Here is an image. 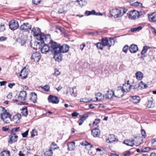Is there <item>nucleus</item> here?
<instances>
[{
    "label": "nucleus",
    "instance_id": "f257e3e1",
    "mask_svg": "<svg viewBox=\"0 0 156 156\" xmlns=\"http://www.w3.org/2000/svg\"><path fill=\"white\" fill-rule=\"evenodd\" d=\"M31 34L34 36H37V41L34 42V44H37L40 46V42L41 44L44 43V41L50 38L49 34L46 35L41 33L40 29L38 27H34L32 28L31 31Z\"/></svg>",
    "mask_w": 156,
    "mask_h": 156
},
{
    "label": "nucleus",
    "instance_id": "f03ea898",
    "mask_svg": "<svg viewBox=\"0 0 156 156\" xmlns=\"http://www.w3.org/2000/svg\"><path fill=\"white\" fill-rule=\"evenodd\" d=\"M127 11V9H112L110 11V14L112 16L117 18L122 16Z\"/></svg>",
    "mask_w": 156,
    "mask_h": 156
},
{
    "label": "nucleus",
    "instance_id": "7ed1b4c3",
    "mask_svg": "<svg viewBox=\"0 0 156 156\" xmlns=\"http://www.w3.org/2000/svg\"><path fill=\"white\" fill-rule=\"evenodd\" d=\"M116 42L115 39L112 38H110L109 40L106 37L102 38L101 39V42L104 46H108L109 47H110L111 46L113 45Z\"/></svg>",
    "mask_w": 156,
    "mask_h": 156
},
{
    "label": "nucleus",
    "instance_id": "20e7f679",
    "mask_svg": "<svg viewBox=\"0 0 156 156\" xmlns=\"http://www.w3.org/2000/svg\"><path fill=\"white\" fill-rule=\"evenodd\" d=\"M50 38L48 39L50 40ZM47 39L46 41H44V43L42 44H41V42H40V47H39V46L37 44H34V45H36L37 47H38L39 48H41V51L42 53L45 54L50 50V48L48 45L46 44H44L47 42Z\"/></svg>",
    "mask_w": 156,
    "mask_h": 156
},
{
    "label": "nucleus",
    "instance_id": "39448f33",
    "mask_svg": "<svg viewBox=\"0 0 156 156\" xmlns=\"http://www.w3.org/2000/svg\"><path fill=\"white\" fill-rule=\"evenodd\" d=\"M49 44L51 46L50 50L52 52H55L61 51L60 45L52 40H50Z\"/></svg>",
    "mask_w": 156,
    "mask_h": 156
},
{
    "label": "nucleus",
    "instance_id": "423d86ee",
    "mask_svg": "<svg viewBox=\"0 0 156 156\" xmlns=\"http://www.w3.org/2000/svg\"><path fill=\"white\" fill-rule=\"evenodd\" d=\"M0 111L1 112L0 114L1 119L4 121L5 122V119H11V115L4 108L2 107H0Z\"/></svg>",
    "mask_w": 156,
    "mask_h": 156
},
{
    "label": "nucleus",
    "instance_id": "0eeeda50",
    "mask_svg": "<svg viewBox=\"0 0 156 156\" xmlns=\"http://www.w3.org/2000/svg\"><path fill=\"white\" fill-rule=\"evenodd\" d=\"M135 141L136 140L134 139L125 140L123 143L126 145L131 147H133L134 145L136 146H138L141 143L140 142H135Z\"/></svg>",
    "mask_w": 156,
    "mask_h": 156
},
{
    "label": "nucleus",
    "instance_id": "6e6552de",
    "mask_svg": "<svg viewBox=\"0 0 156 156\" xmlns=\"http://www.w3.org/2000/svg\"><path fill=\"white\" fill-rule=\"evenodd\" d=\"M9 28L14 30L17 29L19 27V25L17 21L12 20L9 22Z\"/></svg>",
    "mask_w": 156,
    "mask_h": 156
},
{
    "label": "nucleus",
    "instance_id": "1a4fd4ad",
    "mask_svg": "<svg viewBox=\"0 0 156 156\" xmlns=\"http://www.w3.org/2000/svg\"><path fill=\"white\" fill-rule=\"evenodd\" d=\"M31 26L28 23H24L20 27V29L24 32H28L31 30Z\"/></svg>",
    "mask_w": 156,
    "mask_h": 156
},
{
    "label": "nucleus",
    "instance_id": "9d476101",
    "mask_svg": "<svg viewBox=\"0 0 156 156\" xmlns=\"http://www.w3.org/2000/svg\"><path fill=\"white\" fill-rule=\"evenodd\" d=\"M129 82V81L128 80L127 83H125L122 87H121V88L124 93L129 92L132 88H135L133 86L130 85Z\"/></svg>",
    "mask_w": 156,
    "mask_h": 156
},
{
    "label": "nucleus",
    "instance_id": "9b49d317",
    "mask_svg": "<svg viewBox=\"0 0 156 156\" xmlns=\"http://www.w3.org/2000/svg\"><path fill=\"white\" fill-rule=\"evenodd\" d=\"M128 14V17L129 19L134 20L138 18V11L133 10L129 12Z\"/></svg>",
    "mask_w": 156,
    "mask_h": 156
},
{
    "label": "nucleus",
    "instance_id": "f8f14e48",
    "mask_svg": "<svg viewBox=\"0 0 156 156\" xmlns=\"http://www.w3.org/2000/svg\"><path fill=\"white\" fill-rule=\"evenodd\" d=\"M115 97L120 98L122 97L124 93L121 88V87H118L117 90L115 92Z\"/></svg>",
    "mask_w": 156,
    "mask_h": 156
},
{
    "label": "nucleus",
    "instance_id": "ddd939ff",
    "mask_svg": "<svg viewBox=\"0 0 156 156\" xmlns=\"http://www.w3.org/2000/svg\"><path fill=\"white\" fill-rule=\"evenodd\" d=\"M48 100L49 102L53 104H58L59 102V100L57 97L51 95L48 97Z\"/></svg>",
    "mask_w": 156,
    "mask_h": 156
},
{
    "label": "nucleus",
    "instance_id": "4468645a",
    "mask_svg": "<svg viewBox=\"0 0 156 156\" xmlns=\"http://www.w3.org/2000/svg\"><path fill=\"white\" fill-rule=\"evenodd\" d=\"M41 58L40 53L38 52H36L32 55L31 59L33 60L34 61L37 62L39 61Z\"/></svg>",
    "mask_w": 156,
    "mask_h": 156
},
{
    "label": "nucleus",
    "instance_id": "2eb2a0df",
    "mask_svg": "<svg viewBox=\"0 0 156 156\" xmlns=\"http://www.w3.org/2000/svg\"><path fill=\"white\" fill-rule=\"evenodd\" d=\"M28 70L26 69V67H24L21 71L19 75L21 79L23 80L26 79L27 77Z\"/></svg>",
    "mask_w": 156,
    "mask_h": 156
},
{
    "label": "nucleus",
    "instance_id": "dca6fc26",
    "mask_svg": "<svg viewBox=\"0 0 156 156\" xmlns=\"http://www.w3.org/2000/svg\"><path fill=\"white\" fill-rule=\"evenodd\" d=\"M61 53V51L54 53V55L53 58L56 61L59 62L62 60V55Z\"/></svg>",
    "mask_w": 156,
    "mask_h": 156
},
{
    "label": "nucleus",
    "instance_id": "f3484780",
    "mask_svg": "<svg viewBox=\"0 0 156 156\" xmlns=\"http://www.w3.org/2000/svg\"><path fill=\"white\" fill-rule=\"evenodd\" d=\"M18 136L15 133H12L9 136L8 141L11 144L15 143L17 140Z\"/></svg>",
    "mask_w": 156,
    "mask_h": 156
},
{
    "label": "nucleus",
    "instance_id": "a211bd4d",
    "mask_svg": "<svg viewBox=\"0 0 156 156\" xmlns=\"http://www.w3.org/2000/svg\"><path fill=\"white\" fill-rule=\"evenodd\" d=\"M27 93L25 91H21L18 96V99L20 100L25 101L26 100Z\"/></svg>",
    "mask_w": 156,
    "mask_h": 156
},
{
    "label": "nucleus",
    "instance_id": "6ab92c4d",
    "mask_svg": "<svg viewBox=\"0 0 156 156\" xmlns=\"http://www.w3.org/2000/svg\"><path fill=\"white\" fill-rule=\"evenodd\" d=\"M117 141L118 139L115 137V135L113 134H110L108 138L106 140V142L108 143H111Z\"/></svg>",
    "mask_w": 156,
    "mask_h": 156
},
{
    "label": "nucleus",
    "instance_id": "aec40b11",
    "mask_svg": "<svg viewBox=\"0 0 156 156\" xmlns=\"http://www.w3.org/2000/svg\"><path fill=\"white\" fill-rule=\"evenodd\" d=\"M115 92L112 90H109L107 91V93L106 94L105 97L106 98L111 99L115 97Z\"/></svg>",
    "mask_w": 156,
    "mask_h": 156
},
{
    "label": "nucleus",
    "instance_id": "412c9836",
    "mask_svg": "<svg viewBox=\"0 0 156 156\" xmlns=\"http://www.w3.org/2000/svg\"><path fill=\"white\" fill-rule=\"evenodd\" d=\"M80 118L79 120V125H81L84 121L88 118V116L87 114L80 115Z\"/></svg>",
    "mask_w": 156,
    "mask_h": 156
},
{
    "label": "nucleus",
    "instance_id": "4be33fe9",
    "mask_svg": "<svg viewBox=\"0 0 156 156\" xmlns=\"http://www.w3.org/2000/svg\"><path fill=\"white\" fill-rule=\"evenodd\" d=\"M130 51L132 53L136 52L138 50V48L137 45L135 44L131 45L129 48Z\"/></svg>",
    "mask_w": 156,
    "mask_h": 156
},
{
    "label": "nucleus",
    "instance_id": "5701e85b",
    "mask_svg": "<svg viewBox=\"0 0 156 156\" xmlns=\"http://www.w3.org/2000/svg\"><path fill=\"white\" fill-rule=\"evenodd\" d=\"M21 117L20 114H16L13 116L12 121L15 123H18L20 122Z\"/></svg>",
    "mask_w": 156,
    "mask_h": 156
},
{
    "label": "nucleus",
    "instance_id": "b1692460",
    "mask_svg": "<svg viewBox=\"0 0 156 156\" xmlns=\"http://www.w3.org/2000/svg\"><path fill=\"white\" fill-rule=\"evenodd\" d=\"M69 47L66 44H63L62 46H60L61 52L63 53L67 52L69 49Z\"/></svg>",
    "mask_w": 156,
    "mask_h": 156
},
{
    "label": "nucleus",
    "instance_id": "393cba45",
    "mask_svg": "<svg viewBox=\"0 0 156 156\" xmlns=\"http://www.w3.org/2000/svg\"><path fill=\"white\" fill-rule=\"evenodd\" d=\"M100 133V130L97 128H95L91 131L92 135L94 137H98Z\"/></svg>",
    "mask_w": 156,
    "mask_h": 156
},
{
    "label": "nucleus",
    "instance_id": "a878e982",
    "mask_svg": "<svg viewBox=\"0 0 156 156\" xmlns=\"http://www.w3.org/2000/svg\"><path fill=\"white\" fill-rule=\"evenodd\" d=\"M96 100H95L96 101H101L103 100L104 99L105 96L104 95H102L101 93L98 92L96 94Z\"/></svg>",
    "mask_w": 156,
    "mask_h": 156
},
{
    "label": "nucleus",
    "instance_id": "bb28decb",
    "mask_svg": "<svg viewBox=\"0 0 156 156\" xmlns=\"http://www.w3.org/2000/svg\"><path fill=\"white\" fill-rule=\"evenodd\" d=\"M140 100V97L137 96H132L130 98V101L134 103H139Z\"/></svg>",
    "mask_w": 156,
    "mask_h": 156
},
{
    "label": "nucleus",
    "instance_id": "cd10ccee",
    "mask_svg": "<svg viewBox=\"0 0 156 156\" xmlns=\"http://www.w3.org/2000/svg\"><path fill=\"white\" fill-rule=\"evenodd\" d=\"M31 98L30 99L31 100L33 103H35L37 101V95L34 92H32L30 94Z\"/></svg>",
    "mask_w": 156,
    "mask_h": 156
},
{
    "label": "nucleus",
    "instance_id": "c85d7f7f",
    "mask_svg": "<svg viewBox=\"0 0 156 156\" xmlns=\"http://www.w3.org/2000/svg\"><path fill=\"white\" fill-rule=\"evenodd\" d=\"M148 19L151 22L156 21V12L153 13L148 16Z\"/></svg>",
    "mask_w": 156,
    "mask_h": 156
},
{
    "label": "nucleus",
    "instance_id": "c756f323",
    "mask_svg": "<svg viewBox=\"0 0 156 156\" xmlns=\"http://www.w3.org/2000/svg\"><path fill=\"white\" fill-rule=\"evenodd\" d=\"M75 142H69L67 144L68 148L69 150L72 151L75 147Z\"/></svg>",
    "mask_w": 156,
    "mask_h": 156
},
{
    "label": "nucleus",
    "instance_id": "7c9ffc66",
    "mask_svg": "<svg viewBox=\"0 0 156 156\" xmlns=\"http://www.w3.org/2000/svg\"><path fill=\"white\" fill-rule=\"evenodd\" d=\"M136 79L139 80H141L143 77V73L140 72H137L135 74Z\"/></svg>",
    "mask_w": 156,
    "mask_h": 156
},
{
    "label": "nucleus",
    "instance_id": "2f4dec72",
    "mask_svg": "<svg viewBox=\"0 0 156 156\" xmlns=\"http://www.w3.org/2000/svg\"><path fill=\"white\" fill-rule=\"evenodd\" d=\"M151 48L148 46H144L143 48V49L142 50L141 52V54L142 55H144V54L146 53L147 51L150 48Z\"/></svg>",
    "mask_w": 156,
    "mask_h": 156
},
{
    "label": "nucleus",
    "instance_id": "473e14b6",
    "mask_svg": "<svg viewBox=\"0 0 156 156\" xmlns=\"http://www.w3.org/2000/svg\"><path fill=\"white\" fill-rule=\"evenodd\" d=\"M56 149H57L56 147L53 148V150H55ZM52 149V148L51 147L49 150L45 152V154L47 156H52L53 153Z\"/></svg>",
    "mask_w": 156,
    "mask_h": 156
},
{
    "label": "nucleus",
    "instance_id": "72a5a7b5",
    "mask_svg": "<svg viewBox=\"0 0 156 156\" xmlns=\"http://www.w3.org/2000/svg\"><path fill=\"white\" fill-rule=\"evenodd\" d=\"M91 101H95V100H94L93 99H91L90 100L89 98H81L80 99V101L84 103L90 102Z\"/></svg>",
    "mask_w": 156,
    "mask_h": 156
},
{
    "label": "nucleus",
    "instance_id": "f704fd0d",
    "mask_svg": "<svg viewBox=\"0 0 156 156\" xmlns=\"http://www.w3.org/2000/svg\"><path fill=\"white\" fill-rule=\"evenodd\" d=\"M153 101V98L151 97V99L148 102L147 106L149 108H152L153 107L154 104Z\"/></svg>",
    "mask_w": 156,
    "mask_h": 156
},
{
    "label": "nucleus",
    "instance_id": "c9c22d12",
    "mask_svg": "<svg viewBox=\"0 0 156 156\" xmlns=\"http://www.w3.org/2000/svg\"><path fill=\"white\" fill-rule=\"evenodd\" d=\"M22 114L25 116H27L28 114V112L27 110V107H24L21 110Z\"/></svg>",
    "mask_w": 156,
    "mask_h": 156
},
{
    "label": "nucleus",
    "instance_id": "e433bc0d",
    "mask_svg": "<svg viewBox=\"0 0 156 156\" xmlns=\"http://www.w3.org/2000/svg\"><path fill=\"white\" fill-rule=\"evenodd\" d=\"M96 13V12L95 10H93L91 11H86L85 12V14L87 16H89L91 15H94Z\"/></svg>",
    "mask_w": 156,
    "mask_h": 156
},
{
    "label": "nucleus",
    "instance_id": "4c0bfd02",
    "mask_svg": "<svg viewBox=\"0 0 156 156\" xmlns=\"http://www.w3.org/2000/svg\"><path fill=\"white\" fill-rule=\"evenodd\" d=\"M79 4L81 7H82L87 4V2L85 0H79Z\"/></svg>",
    "mask_w": 156,
    "mask_h": 156
},
{
    "label": "nucleus",
    "instance_id": "58836bf2",
    "mask_svg": "<svg viewBox=\"0 0 156 156\" xmlns=\"http://www.w3.org/2000/svg\"><path fill=\"white\" fill-rule=\"evenodd\" d=\"M143 27L141 26H139L137 27L132 28L131 29V31L132 32H134L136 31H138L141 30Z\"/></svg>",
    "mask_w": 156,
    "mask_h": 156
},
{
    "label": "nucleus",
    "instance_id": "ea45409f",
    "mask_svg": "<svg viewBox=\"0 0 156 156\" xmlns=\"http://www.w3.org/2000/svg\"><path fill=\"white\" fill-rule=\"evenodd\" d=\"M132 6H140L141 7H143L142 4L138 2H136L134 3H132L131 5Z\"/></svg>",
    "mask_w": 156,
    "mask_h": 156
},
{
    "label": "nucleus",
    "instance_id": "a19ab883",
    "mask_svg": "<svg viewBox=\"0 0 156 156\" xmlns=\"http://www.w3.org/2000/svg\"><path fill=\"white\" fill-rule=\"evenodd\" d=\"M95 45L97 46V47L98 49L101 50L103 49V47L104 46L101 42V43L98 42L96 43Z\"/></svg>",
    "mask_w": 156,
    "mask_h": 156
},
{
    "label": "nucleus",
    "instance_id": "79ce46f5",
    "mask_svg": "<svg viewBox=\"0 0 156 156\" xmlns=\"http://www.w3.org/2000/svg\"><path fill=\"white\" fill-rule=\"evenodd\" d=\"M10 153L8 151H3L1 153V156H9Z\"/></svg>",
    "mask_w": 156,
    "mask_h": 156
},
{
    "label": "nucleus",
    "instance_id": "37998d69",
    "mask_svg": "<svg viewBox=\"0 0 156 156\" xmlns=\"http://www.w3.org/2000/svg\"><path fill=\"white\" fill-rule=\"evenodd\" d=\"M30 148L29 147H26L23 148V152L25 154H27L29 153Z\"/></svg>",
    "mask_w": 156,
    "mask_h": 156
},
{
    "label": "nucleus",
    "instance_id": "c03bdc74",
    "mask_svg": "<svg viewBox=\"0 0 156 156\" xmlns=\"http://www.w3.org/2000/svg\"><path fill=\"white\" fill-rule=\"evenodd\" d=\"M80 144L82 145H84L85 146H88L90 148L93 147V146L91 144L87 141H85L84 142H82V143H80Z\"/></svg>",
    "mask_w": 156,
    "mask_h": 156
},
{
    "label": "nucleus",
    "instance_id": "a18cd8bd",
    "mask_svg": "<svg viewBox=\"0 0 156 156\" xmlns=\"http://www.w3.org/2000/svg\"><path fill=\"white\" fill-rule=\"evenodd\" d=\"M145 13L143 11H138V18L142 17L144 16Z\"/></svg>",
    "mask_w": 156,
    "mask_h": 156
},
{
    "label": "nucleus",
    "instance_id": "49530a36",
    "mask_svg": "<svg viewBox=\"0 0 156 156\" xmlns=\"http://www.w3.org/2000/svg\"><path fill=\"white\" fill-rule=\"evenodd\" d=\"M74 93V91L73 88H69L67 89V92L66 94H69L72 95V94H73Z\"/></svg>",
    "mask_w": 156,
    "mask_h": 156
},
{
    "label": "nucleus",
    "instance_id": "de8ad7c7",
    "mask_svg": "<svg viewBox=\"0 0 156 156\" xmlns=\"http://www.w3.org/2000/svg\"><path fill=\"white\" fill-rule=\"evenodd\" d=\"M37 135V131L35 129H33L31 133V137H33L35 136V135Z\"/></svg>",
    "mask_w": 156,
    "mask_h": 156
},
{
    "label": "nucleus",
    "instance_id": "09e8293b",
    "mask_svg": "<svg viewBox=\"0 0 156 156\" xmlns=\"http://www.w3.org/2000/svg\"><path fill=\"white\" fill-rule=\"evenodd\" d=\"M41 87L45 91H48L50 90V86L48 85H46L43 87Z\"/></svg>",
    "mask_w": 156,
    "mask_h": 156
},
{
    "label": "nucleus",
    "instance_id": "8fccbe9b",
    "mask_svg": "<svg viewBox=\"0 0 156 156\" xmlns=\"http://www.w3.org/2000/svg\"><path fill=\"white\" fill-rule=\"evenodd\" d=\"M128 48V46L127 45H126L123 47L122 51L126 53L127 51Z\"/></svg>",
    "mask_w": 156,
    "mask_h": 156
},
{
    "label": "nucleus",
    "instance_id": "3c124183",
    "mask_svg": "<svg viewBox=\"0 0 156 156\" xmlns=\"http://www.w3.org/2000/svg\"><path fill=\"white\" fill-rule=\"evenodd\" d=\"M5 25L4 24L2 23L0 25V31H3L5 30Z\"/></svg>",
    "mask_w": 156,
    "mask_h": 156
},
{
    "label": "nucleus",
    "instance_id": "603ef678",
    "mask_svg": "<svg viewBox=\"0 0 156 156\" xmlns=\"http://www.w3.org/2000/svg\"><path fill=\"white\" fill-rule=\"evenodd\" d=\"M142 85H144V88H146L147 87V86L146 84H144L143 81H141L140 83L139 84L138 86L140 87L141 86V87H143L142 86Z\"/></svg>",
    "mask_w": 156,
    "mask_h": 156
},
{
    "label": "nucleus",
    "instance_id": "864d4df0",
    "mask_svg": "<svg viewBox=\"0 0 156 156\" xmlns=\"http://www.w3.org/2000/svg\"><path fill=\"white\" fill-rule=\"evenodd\" d=\"M41 0H32V2L35 5H37L40 3Z\"/></svg>",
    "mask_w": 156,
    "mask_h": 156
},
{
    "label": "nucleus",
    "instance_id": "5fc2aeb1",
    "mask_svg": "<svg viewBox=\"0 0 156 156\" xmlns=\"http://www.w3.org/2000/svg\"><path fill=\"white\" fill-rule=\"evenodd\" d=\"M20 127H16L15 128H14L12 129L11 130V133H13V132H16L18 131V130L19 129Z\"/></svg>",
    "mask_w": 156,
    "mask_h": 156
},
{
    "label": "nucleus",
    "instance_id": "6e6d98bb",
    "mask_svg": "<svg viewBox=\"0 0 156 156\" xmlns=\"http://www.w3.org/2000/svg\"><path fill=\"white\" fill-rule=\"evenodd\" d=\"M124 156H129L130 154V151H127L124 152Z\"/></svg>",
    "mask_w": 156,
    "mask_h": 156
},
{
    "label": "nucleus",
    "instance_id": "4d7b16f0",
    "mask_svg": "<svg viewBox=\"0 0 156 156\" xmlns=\"http://www.w3.org/2000/svg\"><path fill=\"white\" fill-rule=\"evenodd\" d=\"M29 130H27L26 132H25L24 133H23L22 134V136L23 137H26L28 135V133Z\"/></svg>",
    "mask_w": 156,
    "mask_h": 156
},
{
    "label": "nucleus",
    "instance_id": "13d9d810",
    "mask_svg": "<svg viewBox=\"0 0 156 156\" xmlns=\"http://www.w3.org/2000/svg\"><path fill=\"white\" fill-rule=\"evenodd\" d=\"M7 37H0V41H5L7 40Z\"/></svg>",
    "mask_w": 156,
    "mask_h": 156
},
{
    "label": "nucleus",
    "instance_id": "bf43d9fd",
    "mask_svg": "<svg viewBox=\"0 0 156 156\" xmlns=\"http://www.w3.org/2000/svg\"><path fill=\"white\" fill-rule=\"evenodd\" d=\"M141 133L142 136L144 137V138H145L146 132L145 130L143 129H142L141 130Z\"/></svg>",
    "mask_w": 156,
    "mask_h": 156
},
{
    "label": "nucleus",
    "instance_id": "052dcab7",
    "mask_svg": "<svg viewBox=\"0 0 156 156\" xmlns=\"http://www.w3.org/2000/svg\"><path fill=\"white\" fill-rule=\"evenodd\" d=\"M78 115V113L76 112H74L72 114V116L73 117H76Z\"/></svg>",
    "mask_w": 156,
    "mask_h": 156
},
{
    "label": "nucleus",
    "instance_id": "680f3d73",
    "mask_svg": "<svg viewBox=\"0 0 156 156\" xmlns=\"http://www.w3.org/2000/svg\"><path fill=\"white\" fill-rule=\"evenodd\" d=\"M7 82L6 81H3L0 82V85L1 86H4L6 83Z\"/></svg>",
    "mask_w": 156,
    "mask_h": 156
},
{
    "label": "nucleus",
    "instance_id": "e2e57ef3",
    "mask_svg": "<svg viewBox=\"0 0 156 156\" xmlns=\"http://www.w3.org/2000/svg\"><path fill=\"white\" fill-rule=\"evenodd\" d=\"M20 43L21 44V45H23L26 42V41L24 40H22L21 39L20 41Z\"/></svg>",
    "mask_w": 156,
    "mask_h": 156
},
{
    "label": "nucleus",
    "instance_id": "0e129e2a",
    "mask_svg": "<svg viewBox=\"0 0 156 156\" xmlns=\"http://www.w3.org/2000/svg\"><path fill=\"white\" fill-rule=\"evenodd\" d=\"M60 73L59 71L58 70H57L55 71L54 75H55V76H57L59 75Z\"/></svg>",
    "mask_w": 156,
    "mask_h": 156
},
{
    "label": "nucleus",
    "instance_id": "69168bd1",
    "mask_svg": "<svg viewBox=\"0 0 156 156\" xmlns=\"http://www.w3.org/2000/svg\"><path fill=\"white\" fill-rule=\"evenodd\" d=\"M58 13L59 14H61L63 13L64 12V10L63 9V8H62L59 9L58 11Z\"/></svg>",
    "mask_w": 156,
    "mask_h": 156
},
{
    "label": "nucleus",
    "instance_id": "338daca9",
    "mask_svg": "<svg viewBox=\"0 0 156 156\" xmlns=\"http://www.w3.org/2000/svg\"><path fill=\"white\" fill-rule=\"evenodd\" d=\"M85 46V44L84 43H83L82 44L80 45V48L82 50H83V48Z\"/></svg>",
    "mask_w": 156,
    "mask_h": 156
},
{
    "label": "nucleus",
    "instance_id": "774afa93",
    "mask_svg": "<svg viewBox=\"0 0 156 156\" xmlns=\"http://www.w3.org/2000/svg\"><path fill=\"white\" fill-rule=\"evenodd\" d=\"M152 32L154 36H156V30L154 27H152Z\"/></svg>",
    "mask_w": 156,
    "mask_h": 156
}]
</instances>
